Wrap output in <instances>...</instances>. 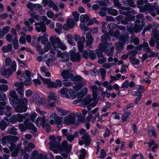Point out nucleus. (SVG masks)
I'll return each mask as SVG.
<instances>
[{
  "label": "nucleus",
  "instance_id": "56",
  "mask_svg": "<svg viewBox=\"0 0 159 159\" xmlns=\"http://www.w3.org/2000/svg\"><path fill=\"white\" fill-rule=\"evenodd\" d=\"M10 121L12 124H15L17 121V115H13L11 118H10Z\"/></svg>",
  "mask_w": 159,
  "mask_h": 159
},
{
  "label": "nucleus",
  "instance_id": "54",
  "mask_svg": "<svg viewBox=\"0 0 159 159\" xmlns=\"http://www.w3.org/2000/svg\"><path fill=\"white\" fill-rule=\"evenodd\" d=\"M116 64V63L113 62L112 63H106L103 65L102 67L105 69H109Z\"/></svg>",
  "mask_w": 159,
  "mask_h": 159
},
{
  "label": "nucleus",
  "instance_id": "59",
  "mask_svg": "<svg viewBox=\"0 0 159 159\" xmlns=\"http://www.w3.org/2000/svg\"><path fill=\"white\" fill-rule=\"evenodd\" d=\"M8 89V87L7 85L2 84L0 85V92H5L7 91Z\"/></svg>",
  "mask_w": 159,
  "mask_h": 159
},
{
  "label": "nucleus",
  "instance_id": "26",
  "mask_svg": "<svg viewBox=\"0 0 159 159\" xmlns=\"http://www.w3.org/2000/svg\"><path fill=\"white\" fill-rule=\"evenodd\" d=\"M69 90L65 88H62L60 90L61 96L62 97H65L67 98H70V96L68 94Z\"/></svg>",
  "mask_w": 159,
  "mask_h": 159
},
{
  "label": "nucleus",
  "instance_id": "47",
  "mask_svg": "<svg viewBox=\"0 0 159 159\" xmlns=\"http://www.w3.org/2000/svg\"><path fill=\"white\" fill-rule=\"evenodd\" d=\"M51 47L50 44L49 43H48L45 45L44 49L43 51H40V54H42L43 53L48 52L49 49Z\"/></svg>",
  "mask_w": 159,
  "mask_h": 159
},
{
  "label": "nucleus",
  "instance_id": "14",
  "mask_svg": "<svg viewBox=\"0 0 159 159\" xmlns=\"http://www.w3.org/2000/svg\"><path fill=\"white\" fill-rule=\"evenodd\" d=\"M9 95L10 97L13 99L9 98V101L11 103L13 104H17V100L18 99V96L16 94V92L14 90H10L9 91Z\"/></svg>",
  "mask_w": 159,
  "mask_h": 159
},
{
  "label": "nucleus",
  "instance_id": "21",
  "mask_svg": "<svg viewBox=\"0 0 159 159\" xmlns=\"http://www.w3.org/2000/svg\"><path fill=\"white\" fill-rule=\"evenodd\" d=\"M85 41V37L84 36H83L81 39V41H79L78 42V48L79 51L80 52H82L83 51L84 48V43Z\"/></svg>",
  "mask_w": 159,
  "mask_h": 159
},
{
  "label": "nucleus",
  "instance_id": "40",
  "mask_svg": "<svg viewBox=\"0 0 159 159\" xmlns=\"http://www.w3.org/2000/svg\"><path fill=\"white\" fill-rule=\"evenodd\" d=\"M62 84L61 81L59 80H57L55 82L52 81L51 87L57 88V87H61Z\"/></svg>",
  "mask_w": 159,
  "mask_h": 159
},
{
  "label": "nucleus",
  "instance_id": "58",
  "mask_svg": "<svg viewBox=\"0 0 159 159\" xmlns=\"http://www.w3.org/2000/svg\"><path fill=\"white\" fill-rule=\"evenodd\" d=\"M56 97L55 96V93L53 91H51L49 95L48 98V101L50 102L51 99H53L56 100Z\"/></svg>",
  "mask_w": 159,
  "mask_h": 159
},
{
  "label": "nucleus",
  "instance_id": "20",
  "mask_svg": "<svg viewBox=\"0 0 159 159\" xmlns=\"http://www.w3.org/2000/svg\"><path fill=\"white\" fill-rule=\"evenodd\" d=\"M86 43L87 46L89 48H91V45L93 43V38H92L90 33H88L86 34Z\"/></svg>",
  "mask_w": 159,
  "mask_h": 159
},
{
  "label": "nucleus",
  "instance_id": "33",
  "mask_svg": "<svg viewBox=\"0 0 159 159\" xmlns=\"http://www.w3.org/2000/svg\"><path fill=\"white\" fill-rule=\"evenodd\" d=\"M131 114V112L129 111H128L124 113L122 115L121 119L122 121L123 122H125L127 121L129 116Z\"/></svg>",
  "mask_w": 159,
  "mask_h": 159
},
{
  "label": "nucleus",
  "instance_id": "61",
  "mask_svg": "<svg viewBox=\"0 0 159 159\" xmlns=\"http://www.w3.org/2000/svg\"><path fill=\"white\" fill-rule=\"evenodd\" d=\"M99 72L101 74L102 78L104 80L105 77L106 75V70L103 68H101L99 69Z\"/></svg>",
  "mask_w": 159,
  "mask_h": 159
},
{
  "label": "nucleus",
  "instance_id": "52",
  "mask_svg": "<svg viewBox=\"0 0 159 159\" xmlns=\"http://www.w3.org/2000/svg\"><path fill=\"white\" fill-rule=\"evenodd\" d=\"M17 121L19 122H23L24 120L26 119L25 117L23 116L22 115L18 114L17 115Z\"/></svg>",
  "mask_w": 159,
  "mask_h": 159
},
{
  "label": "nucleus",
  "instance_id": "18",
  "mask_svg": "<svg viewBox=\"0 0 159 159\" xmlns=\"http://www.w3.org/2000/svg\"><path fill=\"white\" fill-rule=\"evenodd\" d=\"M46 118L44 116L42 117H39L36 120L35 123L36 125L38 127L43 126L45 123Z\"/></svg>",
  "mask_w": 159,
  "mask_h": 159
},
{
  "label": "nucleus",
  "instance_id": "10",
  "mask_svg": "<svg viewBox=\"0 0 159 159\" xmlns=\"http://www.w3.org/2000/svg\"><path fill=\"white\" fill-rule=\"evenodd\" d=\"M5 63L6 66H11V68L13 72L16 71V64L15 61H12L11 58L10 57H6L5 60Z\"/></svg>",
  "mask_w": 159,
  "mask_h": 159
},
{
  "label": "nucleus",
  "instance_id": "17",
  "mask_svg": "<svg viewBox=\"0 0 159 159\" xmlns=\"http://www.w3.org/2000/svg\"><path fill=\"white\" fill-rule=\"evenodd\" d=\"M70 58L73 61L78 62L81 59V56L79 53L73 52L70 55Z\"/></svg>",
  "mask_w": 159,
  "mask_h": 159
},
{
  "label": "nucleus",
  "instance_id": "36",
  "mask_svg": "<svg viewBox=\"0 0 159 159\" xmlns=\"http://www.w3.org/2000/svg\"><path fill=\"white\" fill-rule=\"evenodd\" d=\"M40 78L42 80L44 84L47 85L49 87H51L52 84V82L50 79L49 78H44L41 76H40Z\"/></svg>",
  "mask_w": 159,
  "mask_h": 159
},
{
  "label": "nucleus",
  "instance_id": "62",
  "mask_svg": "<svg viewBox=\"0 0 159 159\" xmlns=\"http://www.w3.org/2000/svg\"><path fill=\"white\" fill-rule=\"evenodd\" d=\"M19 43L17 38H15L13 40V45L15 49H17L18 48Z\"/></svg>",
  "mask_w": 159,
  "mask_h": 159
},
{
  "label": "nucleus",
  "instance_id": "51",
  "mask_svg": "<svg viewBox=\"0 0 159 159\" xmlns=\"http://www.w3.org/2000/svg\"><path fill=\"white\" fill-rule=\"evenodd\" d=\"M63 117L60 116H57L55 119V123L58 125H61L62 122H63Z\"/></svg>",
  "mask_w": 159,
  "mask_h": 159
},
{
  "label": "nucleus",
  "instance_id": "12",
  "mask_svg": "<svg viewBox=\"0 0 159 159\" xmlns=\"http://www.w3.org/2000/svg\"><path fill=\"white\" fill-rule=\"evenodd\" d=\"M57 56L61 58L62 60L64 62H67L69 61V53L66 51H64L62 53L60 51H58L57 53Z\"/></svg>",
  "mask_w": 159,
  "mask_h": 159
},
{
  "label": "nucleus",
  "instance_id": "55",
  "mask_svg": "<svg viewBox=\"0 0 159 159\" xmlns=\"http://www.w3.org/2000/svg\"><path fill=\"white\" fill-rule=\"evenodd\" d=\"M120 34L119 31L118 30H116L114 32H112L110 34V35L112 37H115L116 38H117L119 37Z\"/></svg>",
  "mask_w": 159,
  "mask_h": 159
},
{
  "label": "nucleus",
  "instance_id": "38",
  "mask_svg": "<svg viewBox=\"0 0 159 159\" xmlns=\"http://www.w3.org/2000/svg\"><path fill=\"white\" fill-rule=\"evenodd\" d=\"M57 113H51L49 116L50 119V123L52 125H53L55 123V118L56 117Z\"/></svg>",
  "mask_w": 159,
  "mask_h": 159
},
{
  "label": "nucleus",
  "instance_id": "39",
  "mask_svg": "<svg viewBox=\"0 0 159 159\" xmlns=\"http://www.w3.org/2000/svg\"><path fill=\"white\" fill-rule=\"evenodd\" d=\"M56 109L58 111V114L60 116H65L67 115L68 113V111H67L63 109H62L61 108L57 107Z\"/></svg>",
  "mask_w": 159,
  "mask_h": 159
},
{
  "label": "nucleus",
  "instance_id": "25",
  "mask_svg": "<svg viewBox=\"0 0 159 159\" xmlns=\"http://www.w3.org/2000/svg\"><path fill=\"white\" fill-rule=\"evenodd\" d=\"M101 10H103L107 11L108 12L109 14L114 16H116L118 14V11L117 10L115 9L105 7L103 9H102V8L101 9Z\"/></svg>",
  "mask_w": 159,
  "mask_h": 159
},
{
  "label": "nucleus",
  "instance_id": "41",
  "mask_svg": "<svg viewBox=\"0 0 159 159\" xmlns=\"http://www.w3.org/2000/svg\"><path fill=\"white\" fill-rule=\"evenodd\" d=\"M129 59L130 63L133 65H138L140 62L139 60L135 59V57H133L132 56H129Z\"/></svg>",
  "mask_w": 159,
  "mask_h": 159
},
{
  "label": "nucleus",
  "instance_id": "63",
  "mask_svg": "<svg viewBox=\"0 0 159 159\" xmlns=\"http://www.w3.org/2000/svg\"><path fill=\"white\" fill-rule=\"evenodd\" d=\"M20 149V147L17 146L16 147L14 151L12 152L11 154V155L12 157H16L17 156V154L18 152L19 151Z\"/></svg>",
  "mask_w": 159,
  "mask_h": 159
},
{
  "label": "nucleus",
  "instance_id": "2",
  "mask_svg": "<svg viewBox=\"0 0 159 159\" xmlns=\"http://www.w3.org/2000/svg\"><path fill=\"white\" fill-rule=\"evenodd\" d=\"M50 40L54 50H57L58 47L63 50H65L66 49V45L62 43L58 37L56 38L53 36H51L50 38Z\"/></svg>",
  "mask_w": 159,
  "mask_h": 159
},
{
  "label": "nucleus",
  "instance_id": "7",
  "mask_svg": "<svg viewBox=\"0 0 159 159\" xmlns=\"http://www.w3.org/2000/svg\"><path fill=\"white\" fill-rule=\"evenodd\" d=\"M81 139L82 140L79 141V143L80 145H82L83 144L86 146H89L91 142V139L88 133H85L81 137Z\"/></svg>",
  "mask_w": 159,
  "mask_h": 159
},
{
  "label": "nucleus",
  "instance_id": "19",
  "mask_svg": "<svg viewBox=\"0 0 159 159\" xmlns=\"http://www.w3.org/2000/svg\"><path fill=\"white\" fill-rule=\"evenodd\" d=\"M68 142L66 140H65L63 141L61 145L66 152L68 153L70 152L71 149L72 145L71 144L68 145Z\"/></svg>",
  "mask_w": 159,
  "mask_h": 159
},
{
  "label": "nucleus",
  "instance_id": "6",
  "mask_svg": "<svg viewBox=\"0 0 159 159\" xmlns=\"http://www.w3.org/2000/svg\"><path fill=\"white\" fill-rule=\"evenodd\" d=\"M140 21L139 20H136L135 22L134 28L132 27L133 24L131 23H129V24L132 26V27H128L127 28V30L129 34H132L134 32H140L142 31L143 30V26L140 25Z\"/></svg>",
  "mask_w": 159,
  "mask_h": 159
},
{
  "label": "nucleus",
  "instance_id": "9",
  "mask_svg": "<svg viewBox=\"0 0 159 159\" xmlns=\"http://www.w3.org/2000/svg\"><path fill=\"white\" fill-rule=\"evenodd\" d=\"M143 50L146 53L149 54V57L157 56H158V53L152 52L150 48L149 47V45L147 42L143 43Z\"/></svg>",
  "mask_w": 159,
  "mask_h": 159
},
{
  "label": "nucleus",
  "instance_id": "23",
  "mask_svg": "<svg viewBox=\"0 0 159 159\" xmlns=\"http://www.w3.org/2000/svg\"><path fill=\"white\" fill-rule=\"evenodd\" d=\"M4 114V111L2 110H0V115H2ZM7 126V123L4 120H2L1 121H0V128L2 130H4Z\"/></svg>",
  "mask_w": 159,
  "mask_h": 159
},
{
  "label": "nucleus",
  "instance_id": "8",
  "mask_svg": "<svg viewBox=\"0 0 159 159\" xmlns=\"http://www.w3.org/2000/svg\"><path fill=\"white\" fill-rule=\"evenodd\" d=\"M76 120L75 116L74 113H72L70 115L65 116L63 121L64 124L69 125L74 124Z\"/></svg>",
  "mask_w": 159,
  "mask_h": 159
},
{
  "label": "nucleus",
  "instance_id": "29",
  "mask_svg": "<svg viewBox=\"0 0 159 159\" xmlns=\"http://www.w3.org/2000/svg\"><path fill=\"white\" fill-rule=\"evenodd\" d=\"M18 103L21 105L26 107V106L28 104V100L26 98H24L22 99H18L17 100V104Z\"/></svg>",
  "mask_w": 159,
  "mask_h": 159
},
{
  "label": "nucleus",
  "instance_id": "57",
  "mask_svg": "<svg viewBox=\"0 0 159 159\" xmlns=\"http://www.w3.org/2000/svg\"><path fill=\"white\" fill-rule=\"evenodd\" d=\"M49 144L52 148H57L59 146V143L56 140L51 141Z\"/></svg>",
  "mask_w": 159,
  "mask_h": 159
},
{
  "label": "nucleus",
  "instance_id": "3",
  "mask_svg": "<svg viewBox=\"0 0 159 159\" xmlns=\"http://www.w3.org/2000/svg\"><path fill=\"white\" fill-rule=\"evenodd\" d=\"M29 119H25L23 123L20 124L18 127L21 131H25L28 129H30L35 132L37 131V129L35 125L32 123L29 122Z\"/></svg>",
  "mask_w": 159,
  "mask_h": 159
},
{
  "label": "nucleus",
  "instance_id": "49",
  "mask_svg": "<svg viewBox=\"0 0 159 159\" xmlns=\"http://www.w3.org/2000/svg\"><path fill=\"white\" fill-rule=\"evenodd\" d=\"M81 153L79 156V158L80 159H84L86 154V152L85 149L82 148L80 151Z\"/></svg>",
  "mask_w": 159,
  "mask_h": 159
},
{
  "label": "nucleus",
  "instance_id": "24",
  "mask_svg": "<svg viewBox=\"0 0 159 159\" xmlns=\"http://www.w3.org/2000/svg\"><path fill=\"white\" fill-rule=\"evenodd\" d=\"M103 0V1L101 0L98 1V4H95L93 5L92 7L93 9L94 10H96L98 9L100 6H104L106 3L107 4V0ZM109 4V3H107V4Z\"/></svg>",
  "mask_w": 159,
  "mask_h": 159
},
{
  "label": "nucleus",
  "instance_id": "35",
  "mask_svg": "<svg viewBox=\"0 0 159 159\" xmlns=\"http://www.w3.org/2000/svg\"><path fill=\"white\" fill-rule=\"evenodd\" d=\"M66 39L68 43L72 46H74L75 43L73 39V36L70 34H68L66 36Z\"/></svg>",
  "mask_w": 159,
  "mask_h": 159
},
{
  "label": "nucleus",
  "instance_id": "15",
  "mask_svg": "<svg viewBox=\"0 0 159 159\" xmlns=\"http://www.w3.org/2000/svg\"><path fill=\"white\" fill-rule=\"evenodd\" d=\"M61 75L64 79V81H67L69 79L71 80L73 74L70 72L68 70H64L61 72Z\"/></svg>",
  "mask_w": 159,
  "mask_h": 159
},
{
  "label": "nucleus",
  "instance_id": "11",
  "mask_svg": "<svg viewBox=\"0 0 159 159\" xmlns=\"http://www.w3.org/2000/svg\"><path fill=\"white\" fill-rule=\"evenodd\" d=\"M75 22L72 18H69L66 20V24L63 25V29L66 31L72 29L75 25Z\"/></svg>",
  "mask_w": 159,
  "mask_h": 159
},
{
  "label": "nucleus",
  "instance_id": "64",
  "mask_svg": "<svg viewBox=\"0 0 159 159\" xmlns=\"http://www.w3.org/2000/svg\"><path fill=\"white\" fill-rule=\"evenodd\" d=\"M17 129L15 128H11L8 129V131H9L10 134L15 135H17Z\"/></svg>",
  "mask_w": 159,
  "mask_h": 159
},
{
  "label": "nucleus",
  "instance_id": "13",
  "mask_svg": "<svg viewBox=\"0 0 159 159\" xmlns=\"http://www.w3.org/2000/svg\"><path fill=\"white\" fill-rule=\"evenodd\" d=\"M35 29L38 32L45 33L47 30L46 27L43 22H37L35 24Z\"/></svg>",
  "mask_w": 159,
  "mask_h": 159
},
{
  "label": "nucleus",
  "instance_id": "31",
  "mask_svg": "<svg viewBox=\"0 0 159 159\" xmlns=\"http://www.w3.org/2000/svg\"><path fill=\"white\" fill-rule=\"evenodd\" d=\"M27 107L21 105L18 106L15 108V111L17 112L21 113L25 112L26 111Z\"/></svg>",
  "mask_w": 159,
  "mask_h": 159
},
{
  "label": "nucleus",
  "instance_id": "5",
  "mask_svg": "<svg viewBox=\"0 0 159 159\" xmlns=\"http://www.w3.org/2000/svg\"><path fill=\"white\" fill-rule=\"evenodd\" d=\"M119 40L120 42H116L115 43V47L118 50L122 48L123 44H127L129 41V36L128 34H125L124 35H120L119 38Z\"/></svg>",
  "mask_w": 159,
  "mask_h": 159
},
{
  "label": "nucleus",
  "instance_id": "30",
  "mask_svg": "<svg viewBox=\"0 0 159 159\" xmlns=\"http://www.w3.org/2000/svg\"><path fill=\"white\" fill-rule=\"evenodd\" d=\"M151 35L152 38L153 39H157L159 37V32L157 28H154L152 29Z\"/></svg>",
  "mask_w": 159,
  "mask_h": 159
},
{
  "label": "nucleus",
  "instance_id": "43",
  "mask_svg": "<svg viewBox=\"0 0 159 159\" xmlns=\"http://www.w3.org/2000/svg\"><path fill=\"white\" fill-rule=\"evenodd\" d=\"M81 91L82 92L81 93H78L77 94L78 97H79L78 95H80L79 97H80V98L87 94L88 92V89L86 87H84L82 89Z\"/></svg>",
  "mask_w": 159,
  "mask_h": 159
},
{
  "label": "nucleus",
  "instance_id": "4",
  "mask_svg": "<svg viewBox=\"0 0 159 159\" xmlns=\"http://www.w3.org/2000/svg\"><path fill=\"white\" fill-rule=\"evenodd\" d=\"M143 1L145 5L144 6L140 7L141 11L144 12L148 10L149 13L152 16H155V11L156 9L154 7V6L151 5L149 3L148 0H144Z\"/></svg>",
  "mask_w": 159,
  "mask_h": 159
},
{
  "label": "nucleus",
  "instance_id": "45",
  "mask_svg": "<svg viewBox=\"0 0 159 159\" xmlns=\"http://www.w3.org/2000/svg\"><path fill=\"white\" fill-rule=\"evenodd\" d=\"M72 15L74 17L73 19H72L74 20L75 24L76 22L79 20L80 15L78 12L75 11L72 12Z\"/></svg>",
  "mask_w": 159,
  "mask_h": 159
},
{
  "label": "nucleus",
  "instance_id": "48",
  "mask_svg": "<svg viewBox=\"0 0 159 159\" xmlns=\"http://www.w3.org/2000/svg\"><path fill=\"white\" fill-rule=\"evenodd\" d=\"M48 56L46 54H44L43 55L38 56L37 57V60L38 61H46L47 60Z\"/></svg>",
  "mask_w": 159,
  "mask_h": 159
},
{
  "label": "nucleus",
  "instance_id": "34",
  "mask_svg": "<svg viewBox=\"0 0 159 159\" xmlns=\"http://www.w3.org/2000/svg\"><path fill=\"white\" fill-rule=\"evenodd\" d=\"M68 93L70 95V98L71 97L72 99H75L77 97L80 98L79 97L80 95H78L79 96V97H78L77 96L78 93H77L73 89L69 90Z\"/></svg>",
  "mask_w": 159,
  "mask_h": 159
},
{
  "label": "nucleus",
  "instance_id": "28",
  "mask_svg": "<svg viewBox=\"0 0 159 159\" xmlns=\"http://www.w3.org/2000/svg\"><path fill=\"white\" fill-rule=\"evenodd\" d=\"M8 143L10 144H15V143L19 140V138L16 136H8Z\"/></svg>",
  "mask_w": 159,
  "mask_h": 159
},
{
  "label": "nucleus",
  "instance_id": "60",
  "mask_svg": "<svg viewBox=\"0 0 159 159\" xmlns=\"http://www.w3.org/2000/svg\"><path fill=\"white\" fill-rule=\"evenodd\" d=\"M47 35L44 34L42 36V39L41 41V43L43 44H45L47 43L48 41V39L47 38Z\"/></svg>",
  "mask_w": 159,
  "mask_h": 159
},
{
  "label": "nucleus",
  "instance_id": "44",
  "mask_svg": "<svg viewBox=\"0 0 159 159\" xmlns=\"http://www.w3.org/2000/svg\"><path fill=\"white\" fill-rule=\"evenodd\" d=\"M89 17L86 14L82 15L80 17V21L81 22L87 23L89 20Z\"/></svg>",
  "mask_w": 159,
  "mask_h": 159
},
{
  "label": "nucleus",
  "instance_id": "16",
  "mask_svg": "<svg viewBox=\"0 0 159 159\" xmlns=\"http://www.w3.org/2000/svg\"><path fill=\"white\" fill-rule=\"evenodd\" d=\"M12 72H13L12 70H11L10 68L6 69L5 68L4 66L2 67L1 74L2 75L6 77L7 78L9 76L11 75L12 74Z\"/></svg>",
  "mask_w": 159,
  "mask_h": 159
},
{
  "label": "nucleus",
  "instance_id": "53",
  "mask_svg": "<svg viewBox=\"0 0 159 159\" xmlns=\"http://www.w3.org/2000/svg\"><path fill=\"white\" fill-rule=\"evenodd\" d=\"M82 80V77L80 75H77L75 76H74L73 74L71 80L72 81H81Z\"/></svg>",
  "mask_w": 159,
  "mask_h": 159
},
{
  "label": "nucleus",
  "instance_id": "37",
  "mask_svg": "<svg viewBox=\"0 0 159 159\" xmlns=\"http://www.w3.org/2000/svg\"><path fill=\"white\" fill-rule=\"evenodd\" d=\"M147 132L149 136L151 135L152 134V135L155 137L157 136V133L155 131V128L152 126L148 129V130Z\"/></svg>",
  "mask_w": 159,
  "mask_h": 159
},
{
  "label": "nucleus",
  "instance_id": "22",
  "mask_svg": "<svg viewBox=\"0 0 159 159\" xmlns=\"http://www.w3.org/2000/svg\"><path fill=\"white\" fill-rule=\"evenodd\" d=\"M90 89L93 92V97L94 99H95L98 96V88L95 85H90Z\"/></svg>",
  "mask_w": 159,
  "mask_h": 159
},
{
  "label": "nucleus",
  "instance_id": "42",
  "mask_svg": "<svg viewBox=\"0 0 159 159\" xmlns=\"http://www.w3.org/2000/svg\"><path fill=\"white\" fill-rule=\"evenodd\" d=\"M124 4L132 7H135L136 6L133 0H126L124 3Z\"/></svg>",
  "mask_w": 159,
  "mask_h": 159
},
{
  "label": "nucleus",
  "instance_id": "50",
  "mask_svg": "<svg viewBox=\"0 0 159 159\" xmlns=\"http://www.w3.org/2000/svg\"><path fill=\"white\" fill-rule=\"evenodd\" d=\"M22 76L25 79H31L30 72L28 70H26L24 73L22 75Z\"/></svg>",
  "mask_w": 159,
  "mask_h": 159
},
{
  "label": "nucleus",
  "instance_id": "46",
  "mask_svg": "<svg viewBox=\"0 0 159 159\" xmlns=\"http://www.w3.org/2000/svg\"><path fill=\"white\" fill-rule=\"evenodd\" d=\"M40 70L46 76L49 77L51 74L49 72L47 69L44 66H42L40 67Z\"/></svg>",
  "mask_w": 159,
  "mask_h": 159
},
{
  "label": "nucleus",
  "instance_id": "32",
  "mask_svg": "<svg viewBox=\"0 0 159 159\" xmlns=\"http://www.w3.org/2000/svg\"><path fill=\"white\" fill-rule=\"evenodd\" d=\"M62 25L60 23H57L56 25V28L54 30L58 34H60L62 33Z\"/></svg>",
  "mask_w": 159,
  "mask_h": 159
},
{
  "label": "nucleus",
  "instance_id": "27",
  "mask_svg": "<svg viewBox=\"0 0 159 159\" xmlns=\"http://www.w3.org/2000/svg\"><path fill=\"white\" fill-rule=\"evenodd\" d=\"M12 49V46L11 44L9 43L7 46H4L2 47V50L3 53H6L11 51Z\"/></svg>",
  "mask_w": 159,
  "mask_h": 159
},
{
  "label": "nucleus",
  "instance_id": "1",
  "mask_svg": "<svg viewBox=\"0 0 159 159\" xmlns=\"http://www.w3.org/2000/svg\"><path fill=\"white\" fill-rule=\"evenodd\" d=\"M101 40V42L103 43V44L100 43L98 45V49H97L95 50L97 56L99 57H102L103 54L102 53V52H106L107 51L108 44L107 42L111 41V39L107 34H105L102 36Z\"/></svg>",
  "mask_w": 159,
  "mask_h": 159
}]
</instances>
